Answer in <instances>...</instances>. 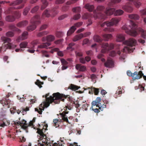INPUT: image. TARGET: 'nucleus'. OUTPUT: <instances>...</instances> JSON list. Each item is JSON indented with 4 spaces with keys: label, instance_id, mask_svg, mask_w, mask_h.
<instances>
[{
    "label": "nucleus",
    "instance_id": "1",
    "mask_svg": "<svg viewBox=\"0 0 146 146\" xmlns=\"http://www.w3.org/2000/svg\"><path fill=\"white\" fill-rule=\"evenodd\" d=\"M47 127L48 125L46 124L43 126L42 129L37 128V133L40 135V139L42 140V141L41 142L40 141V142H39L40 141L38 140L39 142L38 143V146H64L63 143L62 142L59 143H52L53 141L50 140V139L44 134L45 131L47 130ZM61 141V142H63L62 140Z\"/></svg>",
    "mask_w": 146,
    "mask_h": 146
},
{
    "label": "nucleus",
    "instance_id": "2",
    "mask_svg": "<svg viewBox=\"0 0 146 146\" xmlns=\"http://www.w3.org/2000/svg\"><path fill=\"white\" fill-rule=\"evenodd\" d=\"M49 94V93H48L46 94L45 96L47 102L45 103L44 105L46 108L49 106L50 104L52 102H54L55 104H59L60 102V100L64 102V99L63 98H68L69 101L71 100L70 97L69 95H65L63 94H60L59 92L54 93L52 94V96H50L49 97H47Z\"/></svg>",
    "mask_w": 146,
    "mask_h": 146
},
{
    "label": "nucleus",
    "instance_id": "3",
    "mask_svg": "<svg viewBox=\"0 0 146 146\" xmlns=\"http://www.w3.org/2000/svg\"><path fill=\"white\" fill-rule=\"evenodd\" d=\"M71 107L70 106H66L64 108V111L62 113H60V115L62 117L61 119H54L53 120V125L54 126L57 127L59 126V124L61 122L63 121H65L69 123H70L71 122L69 121L68 119V116L66 114H68L69 111H67V109L69 110H71Z\"/></svg>",
    "mask_w": 146,
    "mask_h": 146
},
{
    "label": "nucleus",
    "instance_id": "4",
    "mask_svg": "<svg viewBox=\"0 0 146 146\" xmlns=\"http://www.w3.org/2000/svg\"><path fill=\"white\" fill-rule=\"evenodd\" d=\"M130 25H129L131 29H129L126 25H124L122 27V29L124 30L127 34L133 36L137 35V26L133 21H130Z\"/></svg>",
    "mask_w": 146,
    "mask_h": 146
},
{
    "label": "nucleus",
    "instance_id": "5",
    "mask_svg": "<svg viewBox=\"0 0 146 146\" xmlns=\"http://www.w3.org/2000/svg\"><path fill=\"white\" fill-rule=\"evenodd\" d=\"M105 8V7L103 5L98 6L96 9L93 11L94 18L96 19L98 18L101 19H105L106 18V15L103 13Z\"/></svg>",
    "mask_w": 146,
    "mask_h": 146
},
{
    "label": "nucleus",
    "instance_id": "6",
    "mask_svg": "<svg viewBox=\"0 0 146 146\" xmlns=\"http://www.w3.org/2000/svg\"><path fill=\"white\" fill-rule=\"evenodd\" d=\"M123 43L129 46L124 47L123 50V52L126 53H129L131 52H133V49H135V48L134 49L131 48L130 47L135 46L137 44V41L133 38H130L128 40L123 42Z\"/></svg>",
    "mask_w": 146,
    "mask_h": 146
},
{
    "label": "nucleus",
    "instance_id": "7",
    "mask_svg": "<svg viewBox=\"0 0 146 146\" xmlns=\"http://www.w3.org/2000/svg\"><path fill=\"white\" fill-rule=\"evenodd\" d=\"M30 22L32 25L27 28V30L30 31L35 30L36 27V25L40 23V16L38 15H35L31 19Z\"/></svg>",
    "mask_w": 146,
    "mask_h": 146
},
{
    "label": "nucleus",
    "instance_id": "8",
    "mask_svg": "<svg viewBox=\"0 0 146 146\" xmlns=\"http://www.w3.org/2000/svg\"><path fill=\"white\" fill-rule=\"evenodd\" d=\"M14 123L15 125H17L18 126H19L21 127V128L25 130L27 132H28L27 129L28 126H31L32 128H35L34 127L35 126L33 125V123L31 121H30L28 124L27 123V121L24 119L18 122H15Z\"/></svg>",
    "mask_w": 146,
    "mask_h": 146
},
{
    "label": "nucleus",
    "instance_id": "9",
    "mask_svg": "<svg viewBox=\"0 0 146 146\" xmlns=\"http://www.w3.org/2000/svg\"><path fill=\"white\" fill-rule=\"evenodd\" d=\"M2 40L8 43L6 44H5L6 49H12L16 47V45L13 44L12 43H10L11 41L10 38L6 37L5 36H2L1 38Z\"/></svg>",
    "mask_w": 146,
    "mask_h": 146
},
{
    "label": "nucleus",
    "instance_id": "10",
    "mask_svg": "<svg viewBox=\"0 0 146 146\" xmlns=\"http://www.w3.org/2000/svg\"><path fill=\"white\" fill-rule=\"evenodd\" d=\"M102 49L101 51V52L105 53L113 49L114 48V45L112 43L109 44L107 43H103L102 45Z\"/></svg>",
    "mask_w": 146,
    "mask_h": 146
},
{
    "label": "nucleus",
    "instance_id": "11",
    "mask_svg": "<svg viewBox=\"0 0 146 146\" xmlns=\"http://www.w3.org/2000/svg\"><path fill=\"white\" fill-rule=\"evenodd\" d=\"M27 0H17L13 1L9 5L14 6L21 4V5L17 7L16 9H20L23 8L25 4L26 3Z\"/></svg>",
    "mask_w": 146,
    "mask_h": 146
},
{
    "label": "nucleus",
    "instance_id": "12",
    "mask_svg": "<svg viewBox=\"0 0 146 146\" xmlns=\"http://www.w3.org/2000/svg\"><path fill=\"white\" fill-rule=\"evenodd\" d=\"M83 24L82 22H78L74 24V26L72 27L68 31L67 35V36H69L73 33L76 29L75 27H79L82 25Z\"/></svg>",
    "mask_w": 146,
    "mask_h": 146
},
{
    "label": "nucleus",
    "instance_id": "13",
    "mask_svg": "<svg viewBox=\"0 0 146 146\" xmlns=\"http://www.w3.org/2000/svg\"><path fill=\"white\" fill-rule=\"evenodd\" d=\"M9 96V95H7L6 96V98H3L0 101V103L2 105L7 108L10 107V105L11 101L8 99Z\"/></svg>",
    "mask_w": 146,
    "mask_h": 146
},
{
    "label": "nucleus",
    "instance_id": "14",
    "mask_svg": "<svg viewBox=\"0 0 146 146\" xmlns=\"http://www.w3.org/2000/svg\"><path fill=\"white\" fill-rule=\"evenodd\" d=\"M39 44V41L37 40L33 41L31 43V46L30 47V49H28L27 51L31 53H34L35 51L34 49L35 46Z\"/></svg>",
    "mask_w": 146,
    "mask_h": 146
},
{
    "label": "nucleus",
    "instance_id": "15",
    "mask_svg": "<svg viewBox=\"0 0 146 146\" xmlns=\"http://www.w3.org/2000/svg\"><path fill=\"white\" fill-rule=\"evenodd\" d=\"M133 76H132V78L134 80L136 79H139L141 78L142 76H143V74L142 73V72L140 70L139 72H135L133 73Z\"/></svg>",
    "mask_w": 146,
    "mask_h": 146
},
{
    "label": "nucleus",
    "instance_id": "16",
    "mask_svg": "<svg viewBox=\"0 0 146 146\" xmlns=\"http://www.w3.org/2000/svg\"><path fill=\"white\" fill-rule=\"evenodd\" d=\"M121 18H114L111 19L110 21H109V23L108 24V25H110V26H111L114 25H116L120 21Z\"/></svg>",
    "mask_w": 146,
    "mask_h": 146
},
{
    "label": "nucleus",
    "instance_id": "17",
    "mask_svg": "<svg viewBox=\"0 0 146 146\" xmlns=\"http://www.w3.org/2000/svg\"><path fill=\"white\" fill-rule=\"evenodd\" d=\"M115 11V9L108 7L106 8V10L104 12L106 16L111 15L113 14H114Z\"/></svg>",
    "mask_w": 146,
    "mask_h": 146
},
{
    "label": "nucleus",
    "instance_id": "18",
    "mask_svg": "<svg viewBox=\"0 0 146 146\" xmlns=\"http://www.w3.org/2000/svg\"><path fill=\"white\" fill-rule=\"evenodd\" d=\"M101 99L100 97H97L95 100L92 102V107L93 106H96V107H98L100 106L101 105Z\"/></svg>",
    "mask_w": 146,
    "mask_h": 146
},
{
    "label": "nucleus",
    "instance_id": "19",
    "mask_svg": "<svg viewBox=\"0 0 146 146\" xmlns=\"http://www.w3.org/2000/svg\"><path fill=\"white\" fill-rule=\"evenodd\" d=\"M104 65L106 67L111 68L113 66V62L111 59H108L105 62Z\"/></svg>",
    "mask_w": 146,
    "mask_h": 146
},
{
    "label": "nucleus",
    "instance_id": "20",
    "mask_svg": "<svg viewBox=\"0 0 146 146\" xmlns=\"http://www.w3.org/2000/svg\"><path fill=\"white\" fill-rule=\"evenodd\" d=\"M9 29L12 31L16 32L18 33H20L21 32V31L15 25L13 24H11L9 26Z\"/></svg>",
    "mask_w": 146,
    "mask_h": 146
},
{
    "label": "nucleus",
    "instance_id": "21",
    "mask_svg": "<svg viewBox=\"0 0 146 146\" xmlns=\"http://www.w3.org/2000/svg\"><path fill=\"white\" fill-rule=\"evenodd\" d=\"M28 22L26 20L17 23L16 26L19 28L25 27L28 24Z\"/></svg>",
    "mask_w": 146,
    "mask_h": 146
},
{
    "label": "nucleus",
    "instance_id": "22",
    "mask_svg": "<svg viewBox=\"0 0 146 146\" xmlns=\"http://www.w3.org/2000/svg\"><path fill=\"white\" fill-rule=\"evenodd\" d=\"M28 33L27 31L23 32L21 36H20L18 38L19 40H23L26 39L27 38Z\"/></svg>",
    "mask_w": 146,
    "mask_h": 146
},
{
    "label": "nucleus",
    "instance_id": "23",
    "mask_svg": "<svg viewBox=\"0 0 146 146\" xmlns=\"http://www.w3.org/2000/svg\"><path fill=\"white\" fill-rule=\"evenodd\" d=\"M5 20L8 22H11L15 21V18L14 16L9 15L6 17Z\"/></svg>",
    "mask_w": 146,
    "mask_h": 146
},
{
    "label": "nucleus",
    "instance_id": "24",
    "mask_svg": "<svg viewBox=\"0 0 146 146\" xmlns=\"http://www.w3.org/2000/svg\"><path fill=\"white\" fill-rule=\"evenodd\" d=\"M125 39L124 36L121 34H118L116 36V41L120 42L123 41Z\"/></svg>",
    "mask_w": 146,
    "mask_h": 146
},
{
    "label": "nucleus",
    "instance_id": "25",
    "mask_svg": "<svg viewBox=\"0 0 146 146\" xmlns=\"http://www.w3.org/2000/svg\"><path fill=\"white\" fill-rule=\"evenodd\" d=\"M83 37V34L80 33L75 36L72 39L74 42H76Z\"/></svg>",
    "mask_w": 146,
    "mask_h": 146
},
{
    "label": "nucleus",
    "instance_id": "26",
    "mask_svg": "<svg viewBox=\"0 0 146 146\" xmlns=\"http://www.w3.org/2000/svg\"><path fill=\"white\" fill-rule=\"evenodd\" d=\"M85 7L90 12H91L94 10V6L93 5H91L89 4H87L86 5Z\"/></svg>",
    "mask_w": 146,
    "mask_h": 146
},
{
    "label": "nucleus",
    "instance_id": "27",
    "mask_svg": "<svg viewBox=\"0 0 146 146\" xmlns=\"http://www.w3.org/2000/svg\"><path fill=\"white\" fill-rule=\"evenodd\" d=\"M94 40L98 42H100L102 41V38L97 35H95L93 37Z\"/></svg>",
    "mask_w": 146,
    "mask_h": 146
},
{
    "label": "nucleus",
    "instance_id": "28",
    "mask_svg": "<svg viewBox=\"0 0 146 146\" xmlns=\"http://www.w3.org/2000/svg\"><path fill=\"white\" fill-rule=\"evenodd\" d=\"M42 5L41 7V10H42L45 9L48 5V3L46 0H41Z\"/></svg>",
    "mask_w": 146,
    "mask_h": 146
},
{
    "label": "nucleus",
    "instance_id": "29",
    "mask_svg": "<svg viewBox=\"0 0 146 146\" xmlns=\"http://www.w3.org/2000/svg\"><path fill=\"white\" fill-rule=\"evenodd\" d=\"M50 45V43L49 42L43 43L40 45L38 46V48H47V47Z\"/></svg>",
    "mask_w": 146,
    "mask_h": 146
},
{
    "label": "nucleus",
    "instance_id": "30",
    "mask_svg": "<svg viewBox=\"0 0 146 146\" xmlns=\"http://www.w3.org/2000/svg\"><path fill=\"white\" fill-rule=\"evenodd\" d=\"M76 68L77 70H79L80 71H84L86 69V67L84 66H81L80 64H77L76 66Z\"/></svg>",
    "mask_w": 146,
    "mask_h": 146
},
{
    "label": "nucleus",
    "instance_id": "31",
    "mask_svg": "<svg viewBox=\"0 0 146 146\" xmlns=\"http://www.w3.org/2000/svg\"><path fill=\"white\" fill-rule=\"evenodd\" d=\"M50 16V15L49 12V11L47 9L45 10L43 12L42 15V18L44 19L45 17H49Z\"/></svg>",
    "mask_w": 146,
    "mask_h": 146
},
{
    "label": "nucleus",
    "instance_id": "32",
    "mask_svg": "<svg viewBox=\"0 0 146 146\" xmlns=\"http://www.w3.org/2000/svg\"><path fill=\"white\" fill-rule=\"evenodd\" d=\"M122 8L123 9L125 10V11L128 12H131L133 11L132 7L128 5H124L123 6Z\"/></svg>",
    "mask_w": 146,
    "mask_h": 146
},
{
    "label": "nucleus",
    "instance_id": "33",
    "mask_svg": "<svg viewBox=\"0 0 146 146\" xmlns=\"http://www.w3.org/2000/svg\"><path fill=\"white\" fill-rule=\"evenodd\" d=\"M79 88H80V87L72 84H70L68 87V89L74 91L77 90Z\"/></svg>",
    "mask_w": 146,
    "mask_h": 146
},
{
    "label": "nucleus",
    "instance_id": "34",
    "mask_svg": "<svg viewBox=\"0 0 146 146\" xmlns=\"http://www.w3.org/2000/svg\"><path fill=\"white\" fill-rule=\"evenodd\" d=\"M102 36L104 40L106 41H108L112 37V35L110 34H104L102 35Z\"/></svg>",
    "mask_w": 146,
    "mask_h": 146
},
{
    "label": "nucleus",
    "instance_id": "35",
    "mask_svg": "<svg viewBox=\"0 0 146 146\" xmlns=\"http://www.w3.org/2000/svg\"><path fill=\"white\" fill-rule=\"evenodd\" d=\"M93 17L92 15L89 13H84L82 15V18L83 19H86L92 18Z\"/></svg>",
    "mask_w": 146,
    "mask_h": 146
},
{
    "label": "nucleus",
    "instance_id": "36",
    "mask_svg": "<svg viewBox=\"0 0 146 146\" xmlns=\"http://www.w3.org/2000/svg\"><path fill=\"white\" fill-rule=\"evenodd\" d=\"M13 15L16 19H19L20 18L21 14V13L19 11H16L14 12L13 13Z\"/></svg>",
    "mask_w": 146,
    "mask_h": 146
},
{
    "label": "nucleus",
    "instance_id": "37",
    "mask_svg": "<svg viewBox=\"0 0 146 146\" xmlns=\"http://www.w3.org/2000/svg\"><path fill=\"white\" fill-rule=\"evenodd\" d=\"M129 17L131 19L138 20L139 19V16L136 14H130L129 15Z\"/></svg>",
    "mask_w": 146,
    "mask_h": 146
},
{
    "label": "nucleus",
    "instance_id": "38",
    "mask_svg": "<svg viewBox=\"0 0 146 146\" xmlns=\"http://www.w3.org/2000/svg\"><path fill=\"white\" fill-rule=\"evenodd\" d=\"M16 9L13 7H11L9 8L7 10L5 11V13L6 14H13L14 12L13 10L14 9Z\"/></svg>",
    "mask_w": 146,
    "mask_h": 146
},
{
    "label": "nucleus",
    "instance_id": "39",
    "mask_svg": "<svg viewBox=\"0 0 146 146\" xmlns=\"http://www.w3.org/2000/svg\"><path fill=\"white\" fill-rule=\"evenodd\" d=\"M21 110H16L18 114H19L21 111L22 112L24 111L26 112L29 110V107H27L25 108L23 107H22L21 108Z\"/></svg>",
    "mask_w": 146,
    "mask_h": 146
},
{
    "label": "nucleus",
    "instance_id": "40",
    "mask_svg": "<svg viewBox=\"0 0 146 146\" xmlns=\"http://www.w3.org/2000/svg\"><path fill=\"white\" fill-rule=\"evenodd\" d=\"M123 12V11L121 9H118L116 11L115 10L114 13V15L115 16L120 15H122Z\"/></svg>",
    "mask_w": 146,
    "mask_h": 146
},
{
    "label": "nucleus",
    "instance_id": "41",
    "mask_svg": "<svg viewBox=\"0 0 146 146\" xmlns=\"http://www.w3.org/2000/svg\"><path fill=\"white\" fill-rule=\"evenodd\" d=\"M138 29L137 31V34H138V31H139L142 32L141 34V36L144 39H146V31H144L141 28H139L138 29Z\"/></svg>",
    "mask_w": 146,
    "mask_h": 146
},
{
    "label": "nucleus",
    "instance_id": "42",
    "mask_svg": "<svg viewBox=\"0 0 146 146\" xmlns=\"http://www.w3.org/2000/svg\"><path fill=\"white\" fill-rule=\"evenodd\" d=\"M58 8V6H57L55 7L52 9V15L53 17H54L58 13V11L56 10Z\"/></svg>",
    "mask_w": 146,
    "mask_h": 146
},
{
    "label": "nucleus",
    "instance_id": "43",
    "mask_svg": "<svg viewBox=\"0 0 146 146\" xmlns=\"http://www.w3.org/2000/svg\"><path fill=\"white\" fill-rule=\"evenodd\" d=\"M47 39L48 42L52 41L54 40L55 37L53 35H50L47 36Z\"/></svg>",
    "mask_w": 146,
    "mask_h": 146
},
{
    "label": "nucleus",
    "instance_id": "44",
    "mask_svg": "<svg viewBox=\"0 0 146 146\" xmlns=\"http://www.w3.org/2000/svg\"><path fill=\"white\" fill-rule=\"evenodd\" d=\"M72 11L75 13H79L81 11V8L79 7H74L72 9Z\"/></svg>",
    "mask_w": 146,
    "mask_h": 146
},
{
    "label": "nucleus",
    "instance_id": "45",
    "mask_svg": "<svg viewBox=\"0 0 146 146\" xmlns=\"http://www.w3.org/2000/svg\"><path fill=\"white\" fill-rule=\"evenodd\" d=\"M39 8V7L38 6H36L32 9L31 12L32 13H35L38 11Z\"/></svg>",
    "mask_w": 146,
    "mask_h": 146
},
{
    "label": "nucleus",
    "instance_id": "46",
    "mask_svg": "<svg viewBox=\"0 0 146 146\" xmlns=\"http://www.w3.org/2000/svg\"><path fill=\"white\" fill-rule=\"evenodd\" d=\"M48 32L47 31H44L41 32L37 34V36L38 37H41L44 35L48 34Z\"/></svg>",
    "mask_w": 146,
    "mask_h": 146
},
{
    "label": "nucleus",
    "instance_id": "47",
    "mask_svg": "<svg viewBox=\"0 0 146 146\" xmlns=\"http://www.w3.org/2000/svg\"><path fill=\"white\" fill-rule=\"evenodd\" d=\"M31 7L29 6L26 7L24 10L23 12V14L25 15H27L29 11L31 8Z\"/></svg>",
    "mask_w": 146,
    "mask_h": 146
},
{
    "label": "nucleus",
    "instance_id": "48",
    "mask_svg": "<svg viewBox=\"0 0 146 146\" xmlns=\"http://www.w3.org/2000/svg\"><path fill=\"white\" fill-rule=\"evenodd\" d=\"M35 84L36 85H37L40 88L42 87L41 85L43 84V82H40L38 80H37L35 82Z\"/></svg>",
    "mask_w": 146,
    "mask_h": 146
},
{
    "label": "nucleus",
    "instance_id": "49",
    "mask_svg": "<svg viewBox=\"0 0 146 146\" xmlns=\"http://www.w3.org/2000/svg\"><path fill=\"white\" fill-rule=\"evenodd\" d=\"M41 52L42 53V56H45L46 57H49V56L48 54V52L46 50H42Z\"/></svg>",
    "mask_w": 146,
    "mask_h": 146
},
{
    "label": "nucleus",
    "instance_id": "50",
    "mask_svg": "<svg viewBox=\"0 0 146 146\" xmlns=\"http://www.w3.org/2000/svg\"><path fill=\"white\" fill-rule=\"evenodd\" d=\"M27 45V42H21L20 44V48H25Z\"/></svg>",
    "mask_w": 146,
    "mask_h": 146
},
{
    "label": "nucleus",
    "instance_id": "51",
    "mask_svg": "<svg viewBox=\"0 0 146 146\" xmlns=\"http://www.w3.org/2000/svg\"><path fill=\"white\" fill-rule=\"evenodd\" d=\"M14 35V33L11 31H8L6 33V36L8 37H12Z\"/></svg>",
    "mask_w": 146,
    "mask_h": 146
},
{
    "label": "nucleus",
    "instance_id": "52",
    "mask_svg": "<svg viewBox=\"0 0 146 146\" xmlns=\"http://www.w3.org/2000/svg\"><path fill=\"white\" fill-rule=\"evenodd\" d=\"M104 31L105 32H110L113 31L114 29L112 28H106L104 29Z\"/></svg>",
    "mask_w": 146,
    "mask_h": 146
},
{
    "label": "nucleus",
    "instance_id": "53",
    "mask_svg": "<svg viewBox=\"0 0 146 146\" xmlns=\"http://www.w3.org/2000/svg\"><path fill=\"white\" fill-rule=\"evenodd\" d=\"M63 33L61 31H57L56 33V35L58 37H61L63 35Z\"/></svg>",
    "mask_w": 146,
    "mask_h": 146
},
{
    "label": "nucleus",
    "instance_id": "54",
    "mask_svg": "<svg viewBox=\"0 0 146 146\" xmlns=\"http://www.w3.org/2000/svg\"><path fill=\"white\" fill-rule=\"evenodd\" d=\"M93 93L95 95H98L99 92V89L93 87Z\"/></svg>",
    "mask_w": 146,
    "mask_h": 146
},
{
    "label": "nucleus",
    "instance_id": "55",
    "mask_svg": "<svg viewBox=\"0 0 146 146\" xmlns=\"http://www.w3.org/2000/svg\"><path fill=\"white\" fill-rule=\"evenodd\" d=\"M78 0H72L67 1L66 3L67 5H70L76 3Z\"/></svg>",
    "mask_w": 146,
    "mask_h": 146
},
{
    "label": "nucleus",
    "instance_id": "56",
    "mask_svg": "<svg viewBox=\"0 0 146 146\" xmlns=\"http://www.w3.org/2000/svg\"><path fill=\"white\" fill-rule=\"evenodd\" d=\"M80 14L79 13H78L74 15L73 19L74 20H77L80 19Z\"/></svg>",
    "mask_w": 146,
    "mask_h": 146
},
{
    "label": "nucleus",
    "instance_id": "57",
    "mask_svg": "<svg viewBox=\"0 0 146 146\" xmlns=\"http://www.w3.org/2000/svg\"><path fill=\"white\" fill-rule=\"evenodd\" d=\"M65 0H56L55 3L56 4H62L64 3Z\"/></svg>",
    "mask_w": 146,
    "mask_h": 146
},
{
    "label": "nucleus",
    "instance_id": "58",
    "mask_svg": "<svg viewBox=\"0 0 146 146\" xmlns=\"http://www.w3.org/2000/svg\"><path fill=\"white\" fill-rule=\"evenodd\" d=\"M75 45V44L74 43H70L69 45L68 46V47L67 48V50H70V49H72V50L73 49L72 47L74 46Z\"/></svg>",
    "mask_w": 146,
    "mask_h": 146
},
{
    "label": "nucleus",
    "instance_id": "59",
    "mask_svg": "<svg viewBox=\"0 0 146 146\" xmlns=\"http://www.w3.org/2000/svg\"><path fill=\"white\" fill-rule=\"evenodd\" d=\"M48 27V25L46 24H44L42 25L40 28V31L42 30L46 29Z\"/></svg>",
    "mask_w": 146,
    "mask_h": 146
},
{
    "label": "nucleus",
    "instance_id": "60",
    "mask_svg": "<svg viewBox=\"0 0 146 146\" xmlns=\"http://www.w3.org/2000/svg\"><path fill=\"white\" fill-rule=\"evenodd\" d=\"M35 111H37L39 114H41L42 112V109L40 108H39V109L35 108Z\"/></svg>",
    "mask_w": 146,
    "mask_h": 146
},
{
    "label": "nucleus",
    "instance_id": "61",
    "mask_svg": "<svg viewBox=\"0 0 146 146\" xmlns=\"http://www.w3.org/2000/svg\"><path fill=\"white\" fill-rule=\"evenodd\" d=\"M67 16H68V15L66 14L60 16V17H59L58 18V19L59 20H63L65 18H66V17H67Z\"/></svg>",
    "mask_w": 146,
    "mask_h": 146
},
{
    "label": "nucleus",
    "instance_id": "62",
    "mask_svg": "<svg viewBox=\"0 0 146 146\" xmlns=\"http://www.w3.org/2000/svg\"><path fill=\"white\" fill-rule=\"evenodd\" d=\"M60 60L62 65H66L68 64L67 62L64 59H61Z\"/></svg>",
    "mask_w": 146,
    "mask_h": 146
},
{
    "label": "nucleus",
    "instance_id": "63",
    "mask_svg": "<svg viewBox=\"0 0 146 146\" xmlns=\"http://www.w3.org/2000/svg\"><path fill=\"white\" fill-rule=\"evenodd\" d=\"M116 54V53L114 51H111L109 54V55L111 57H114Z\"/></svg>",
    "mask_w": 146,
    "mask_h": 146
},
{
    "label": "nucleus",
    "instance_id": "64",
    "mask_svg": "<svg viewBox=\"0 0 146 146\" xmlns=\"http://www.w3.org/2000/svg\"><path fill=\"white\" fill-rule=\"evenodd\" d=\"M67 144L68 146H80V145L78 146L77 143L75 142H74L73 143H68Z\"/></svg>",
    "mask_w": 146,
    "mask_h": 146
}]
</instances>
